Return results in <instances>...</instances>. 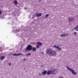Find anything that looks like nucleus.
Wrapping results in <instances>:
<instances>
[{
    "label": "nucleus",
    "mask_w": 78,
    "mask_h": 78,
    "mask_svg": "<svg viewBox=\"0 0 78 78\" xmlns=\"http://www.w3.org/2000/svg\"><path fill=\"white\" fill-rule=\"evenodd\" d=\"M46 53L50 56H55L56 55V52L54 50L52 51L50 48L46 50Z\"/></svg>",
    "instance_id": "f257e3e1"
},
{
    "label": "nucleus",
    "mask_w": 78,
    "mask_h": 78,
    "mask_svg": "<svg viewBox=\"0 0 78 78\" xmlns=\"http://www.w3.org/2000/svg\"><path fill=\"white\" fill-rule=\"evenodd\" d=\"M26 51H30L32 50L33 51H36L37 50L36 48L35 47H33V46L30 45H29L26 49Z\"/></svg>",
    "instance_id": "f03ea898"
},
{
    "label": "nucleus",
    "mask_w": 78,
    "mask_h": 78,
    "mask_svg": "<svg viewBox=\"0 0 78 78\" xmlns=\"http://www.w3.org/2000/svg\"><path fill=\"white\" fill-rule=\"evenodd\" d=\"M58 70L56 69H55L52 71L50 70L48 71L47 73V74L48 75H50V74L54 75L55 74H56Z\"/></svg>",
    "instance_id": "7ed1b4c3"
},
{
    "label": "nucleus",
    "mask_w": 78,
    "mask_h": 78,
    "mask_svg": "<svg viewBox=\"0 0 78 78\" xmlns=\"http://www.w3.org/2000/svg\"><path fill=\"white\" fill-rule=\"evenodd\" d=\"M67 69H68L69 71H71L72 72V73L73 75H76V72H75L74 71V70H73L72 69L70 68L69 67H67Z\"/></svg>",
    "instance_id": "20e7f679"
},
{
    "label": "nucleus",
    "mask_w": 78,
    "mask_h": 78,
    "mask_svg": "<svg viewBox=\"0 0 78 78\" xmlns=\"http://www.w3.org/2000/svg\"><path fill=\"white\" fill-rule=\"evenodd\" d=\"M69 21V22H72V21H74L75 19L74 17L72 18V17H69L68 18Z\"/></svg>",
    "instance_id": "39448f33"
},
{
    "label": "nucleus",
    "mask_w": 78,
    "mask_h": 78,
    "mask_svg": "<svg viewBox=\"0 0 78 78\" xmlns=\"http://www.w3.org/2000/svg\"><path fill=\"white\" fill-rule=\"evenodd\" d=\"M69 35L68 34H63L61 35L60 36L61 37H66Z\"/></svg>",
    "instance_id": "423d86ee"
},
{
    "label": "nucleus",
    "mask_w": 78,
    "mask_h": 78,
    "mask_svg": "<svg viewBox=\"0 0 78 78\" xmlns=\"http://www.w3.org/2000/svg\"><path fill=\"white\" fill-rule=\"evenodd\" d=\"M53 47H54V48H56L57 49H58V50H61V48H59V46H56V45H55L53 46Z\"/></svg>",
    "instance_id": "0eeeda50"
},
{
    "label": "nucleus",
    "mask_w": 78,
    "mask_h": 78,
    "mask_svg": "<svg viewBox=\"0 0 78 78\" xmlns=\"http://www.w3.org/2000/svg\"><path fill=\"white\" fill-rule=\"evenodd\" d=\"M36 16L37 17H41L42 16V14L41 13H36Z\"/></svg>",
    "instance_id": "6e6552de"
},
{
    "label": "nucleus",
    "mask_w": 78,
    "mask_h": 78,
    "mask_svg": "<svg viewBox=\"0 0 78 78\" xmlns=\"http://www.w3.org/2000/svg\"><path fill=\"white\" fill-rule=\"evenodd\" d=\"M47 71L44 70L43 72L42 73V75H46V74H47Z\"/></svg>",
    "instance_id": "1a4fd4ad"
},
{
    "label": "nucleus",
    "mask_w": 78,
    "mask_h": 78,
    "mask_svg": "<svg viewBox=\"0 0 78 78\" xmlns=\"http://www.w3.org/2000/svg\"><path fill=\"white\" fill-rule=\"evenodd\" d=\"M4 58H5V56H2L1 57L0 59L1 60H3V59H4Z\"/></svg>",
    "instance_id": "9d476101"
},
{
    "label": "nucleus",
    "mask_w": 78,
    "mask_h": 78,
    "mask_svg": "<svg viewBox=\"0 0 78 78\" xmlns=\"http://www.w3.org/2000/svg\"><path fill=\"white\" fill-rule=\"evenodd\" d=\"M37 44L38 45H39V46H42V43L41 42H38Z\"/></svg>",
    "instance_id": "9b49d317"
},
{
    "label": "nucleus",
    "mask_w": 78,
    "mask_h": 78,
    "mask_svg": "<svg viewBox=\"0 0 78 78\" xmlns=\"http://www.w3.org/2000/svg\"><path fill=\"white\" fill-rule=\"evenodd\" d=\"M74 30H76V31H78V25L76 26V27L75 28Z\"/></svg>",
    "instance_id": "f8f14e48"
},
{
    "label": "nucleus",
    "mask_w": 78,
    "mask_h": 78,
    "mask_svg": "<svg viewBox=\"0 0 78 78\" xmlns=\"http://www.w3.org/2000/svg\"><path fill=\"white\" fill-rule=\"evenodd\" d=\"M14 3L15 5H16L18 4V2H17V1L16 0H15L14 1Z\"/></svg>",
    "instance_id": "ddd939ff"
},
{
    "label": "nucleus",
    "mask_w": 78,
    "mask_h": 78,
    "mask_svg": "<svg viewBox=\"0 0 78 78\" xmlns=\"http://www.w3.org/2000/svg\"><path fill=\"white\" fill-rule=\"evenodd\" d=\"M31 55V53H29L28 54H27L26 55V56H30Z\"/></svg>",
    "instance_id": "4468645a"
},
{
    "label": "nucleus",
    "mask_w": 78,
    "mask_h": 78,
    "mask_svg": "<svg viewBox=\"0 0 78 78\" xmlns=\"http://www.w3.org/2000/svg\"><path fill=\"white\" fill-rule=\"evenodd\" d=\"M13 56H19V54H14L13 55Z\"/></svg>",
    "instance_id": "2eb2a0df"
},
{
    "label": "nucleus",
    "mask_w": 78,
    "mask_h": 78,
    "mask_svg": "<svg viewBox=\"0 0 78 78\" xmlns=\"http://www.w3.org/2000/svg\"><path fill=\"white\" fill-rule=\"evenodd\" d=\"M4 16V15H3L2 16H0V19H3V17Z\"/></svg>",
    "instance_id": "dca6fc26"
},
{
    "label": "nucleus",
    "mask_w": 78,
    "mask_h": 78,
    "mask_svg": "<svg viewBox=\"0 0 78 78\" xmlns=\"http://www.w3.org/2000/svg\"><path fill=\"white\" fill-rule=\"evenodd\" d=\"M49 16V14H47L46 16H45V17H48Z\"/></svg>",
    "instance_id": "f3484780"
},
{
    "label": "nucleus",
    "mask_w": 78,
    "mask_h": 78,
    "mask_svg": "<svg viewBox=\"0 0 78 78\" xmlns=\"http://www.w3.org/2000/svg\"><path fill=\"white\" fill-rule=\"evenodd\" d=\"M19 56H20V55H22V56H23V54H22V53H19Z\"/></svg>",
    "instance_id": "a211bd4d"
},
{
    "label": "nucleus",
    "mask_w": 78,
    "mask_h": 78,
    "mask_svg": "<svg viewBox=\"0 0 78 78\" xmlns=\"http://www.w3.org/2000/svg\"><path fill=\"white\" fill-rule=\"evenodd\" d=\"M40 46H38V45H37L36 46V48H40Z\"/></svg>",
    "instance_id": "6ab92c4d"
},
{
    "label": "nucleus",
    "mask_w": 78,
    "mask_h": 78,
    "mask_svg": "<svg viewBox=\"0 0 78 78\" xmlns=\"http://www.w3.org/2000/svg\"><path fill=\"white\" fill-rule=\"evenodd\" d=\"M2 14V11L1 10H0V16H1Z\"/></svg>",
    "instance_id": "aec40b11"
},
{
    "label": "nucleus",
    "mask_w": 78,
    "mask_h": 78,
    "mask_svg": "<svg viewBox=\"0 0 78 78\" xmlns=\"http://www.w3.org/2000/svg\"><path fill=\"white\" fill-rule=\"evenodd\" d=\"M38 74L39 76H42V74H41V73H39Z\"/></svg>",
    "instance_id": "412c9836"
},
{
    "label": "nucleus",
    "mask_w": 78,
    "mask_h": 78,
    "mask_svg": "<svg viewBox=\"0 0 78 78\" xmlns=\"http://www.w3.org/2000/svg\"><path fill=\"white\" fill-rule=\"evenodd\" d=\"M74 34H75V35L76 34V32H75L74 33Z\"/></svg>",
    "instance_id": "4be33fe9"
},
{
    "label": "nucleus",
    "mask_w": 78,
    "mask_h": 78,
    "mask_svg": "<svg viewBox=\"0 0 78 78\" xmlns=\"http://www.w3.org/2000/svg\"><path fill=\"white\" fill-rule=\"evenodd\" d=\"M9 66H11V63H9Z\"/></svg>",
    "instance_id": "5701e85b"
},
{
    "label": "nucleus",
    "mask_w": 78,
    "mask_h": 78,
    "mask_svg": "<svg viewBox=\"0 0 78 78\" xmlns=\"http://www.w3.org/2000/svg\"><path fill=\"white\" fill-rule=\"evenodd\" d=\"M26 60H27V59H25V58H24V61H26Z\"/></svg>",
    "instance_id": "b1692460"
},
{
    "label": "nucleus",
    "mask_w": 78,
    "mask_h": 78,
    "mask_svg": "<svg viewBox=\"0 0 78 78\" xmlns=\"http://www.w3.org/2000/svg\"><path fill=\"white\" fill-rule=\"evenodd\" d=\"M41 53H42V55H44V52H42Z\"/></svg>",
    "instance_id": "393cba45"
},
{
    "label": "nucleus",
    "mask_w": 78,
    "mask_h": 78,
    "mask_svg": "<svg viewBox=\"0 0 78 78\" xmlns=\"http://www.w3.org/2000/svg\"><path fill=\"white\" fill-rule=\"evenodd\" d=\"M41 0H39V2H41Z\"/></svg>",
    "instance_id": "a878e982"
},
{
    "label": "nucleus",
    "mask_w": 78,
    "mask_h": 78,
    "mask_svg": "<svg viewBox=\"0 0 78 78\" xmlns=\"http://www.w3.org/2000/svg\"><path fill=\"white\" fill-rule=\"evenodd\" d=\"M17 31H18V30L16 31V32H17Z\"/></svg>",
    "instance_id": "bb28decb"
},
{
    "label": "nucleus",
    "mask_w": 78,
    "mask_h": 78,
    "mask_svg": "<svg viewBox=\"0 0 78 78\" xmlns=\"http://www.w3.org/2000/svg\"><path fill=\"white\" fill-rule=\"evenodd\" d=\"M9 15H10V14H9Z\"/></svg>",
    "instance_id": "cd10ccee"
}]
</instances>
